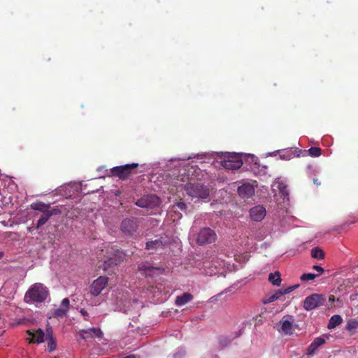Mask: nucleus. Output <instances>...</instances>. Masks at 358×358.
I'll return each instance as SVG.
<instances>
[{
    "label": "nucleus",
    "mask_w": 358,
    "mask_h": 358,
    "mask_svg": "<svg viewBox=\"0 0 358 358\" xmlns=\"http://www.w3.org/2000/svg\"><path fill=\"white\" fill-rule=\"evenodd\" d=\"M138 228V222L136 218H126L120 224L121 231L127 236H133Z\"/></svg>",
    "instance_id": "6e6552de"
},
{
    "label": "nucleus",
    "mask_w": 358,
    "mask_h": 358,
    "mask_svg": "<svg viewBox=\"0 0 358 358\" xmlns=\"http://www.w3.org/2000/svg\"><path fill=\"white\" fill-rule=\"evenodd\" d=\"M327 336H322L315 338L306 350L308 356H313L318 349L326 343Z\"/></svg>",
    "instance_id": "2eb2a0df"
},
{
    "label": "nucleus",
    "mask_w": 358,
    "mask_h": 358,
    "mask_svg": "<svg viewBox=\"0 0 358 358\" xmlns=\"http://www.w3.org/2000/svg\"><path fill=\"white\" fill-rule=\"evenodd\" d=\"M281 292L282 294V296L287 294H289L294 290V287H292V286H289L284 289H280Z\"/></svg>",
    "instance_id": "473e14b6"
},
{
    "label": "nucleus",
    "mask_w": 358,
    "mask_h": 358,
    "mask_svg": "<svg viewBox=\"0 0 358 358\" xmlns=\"http://www.w3.org/2000/svg\"><path fill=\"white\" fill-rule=\"evenodd\" d=\"M193 296L187 292L183 293L181 296H177L175 303L178 306H182L192 301Z\"/></svg>",
    "instance_id": "412c9836"
},
{
    "label": "nucleus",
    "mask_w": 358,
    "mask_h": 358,
    "mask_svg": "<svg viewBox=\"0 0 358 358\" xmlns=\"http://www.w3.org/2000/svg\"><path fill=\"white\" fill-rule=\"evenodd\" d=\"M294 319L293 316L289 315L284 316L279 322L280 327L278 329V331L282 332L286 335L292 334L294 331Z\"/></svg>",
    "instance_id": "9d476101"
},
{
    "label": "nucleus",
    "mask_w": 358,
    "mask_h": 358,
    "mask_svg": "<svg viewBox=\"0 0 358 358\" xmlns=\"http://www.w3.org/2000/svg\"><path fill=\"white\" fill-rule=\"evenodd\" d=\"M47 341L48 351L51 352L55 350L57 348V343L55 339L53 338L52 330H47Z\"/></svg>",
    "instance_id": "4be33fe9"
},
{
    "label": "nucleus",
    "mask_w": 358,
    "mask_h": 358,
    "mask_svg": "<svg viewBox=\"0 0 358 358\" xmlns=\"http://www.w3.org/2000/svg\"><path fill=\"white\" fill-rule=\"evenodd\" d=\"M343 322V319L341 315H333L327 324V328L329 329H334L336 327L341 324Z\"/></svg>",
    "instance_id": "5701e85b"
},
{
    "label": "nucleus",
    "mask_w": 358,
    "mask_h": 358,
    "mask_svg": "<svg viewBox=\"0 0 358 358\" xmlns=\"http://www.w3.org/2000/svg\"><path fill=\"white\" fill-rule=\"evenodd\" d=\"M136 205L138 207L143 208H152V206L148 204V199L146 196H144L143 198H141L140 199L137 200L136 202Z\"/></svg>",
    "instance_id": "c85d7f7f"
},
{
    "label": "nucleus",
    "mask_w": 358,
    "mask_h": 358,
    "mask_svg": "<svg viewBox=\"0 0 358 358\" xmlns=\"http://www.w3.org/2000/svg\"><path fill=\"white\" fill-rule=\"evenodd\" d=\"M357 329H358V320L356 319L349 320L346 324V329L349 331H352Z\"/></svg>",
    "instance_id": "cd10ccee"
},
{
    "label": "nucleus",
    "mask_w": 358,
    "mask_h": 358,
    "mask_svg": "<svg viewBox=\"0 0 358 358\" xmlns=\"http://www.w3.org/2000/svg\"><path fill=\"white\" fill-rule=\"evenodd\" d=\"M327 300L326 295L313 294L305 299L303 308L309 311L319 306H327Z\"/></svg>",
    "instance_id": "423d86ee"
},
{
    "label": "nucleus",
    "mask_w": 358,
    "mask_h": 358,
    "mask_svg": "<svg viewBox=\"0 0 358 358\" xmlns=\"http://www.w3.org/2000/svg\"><path fill=\"white\" fill-rule=\"evenodd\" d=\"M330 303H333L335 301V296L334 295H330L328 299Z\"/></svg>",
    "instance_id": "4c0bfd02"
},
{
    "label": "nucleus",
    "mask_w": 358,
    "mask_h": 358,
    "mask_svg": "<svg viewBox=\"0 0 358 358\" xmlns=\"http://www.w3.org/2000/svg\"><path fill=\"white\" fill-rule=\"evenodd\" d=\"M146 198L148 199V204L152 206V208H154L158 206L160 203V199L156 195H153V194L148 195V196H146Z\"/></svg>",
    "instance_id": "a878e982"
},
{
    "label": "nucleus",
    "mask_w": 358,
    "mask_h": 358,
    "mask_svg": "<svg viewBox=\"0 0 358 358\" xmlns=\"http://www.w3.org/2000/svg\"><path fill=\"white\" fill-rule=\"evenodd\" d=\"M292 150H289V151H287V152H286V154H287V157H285V155H280V157H281L282 158H283V159H288V158H289V157H291V155H292Z\"/></svg>",
    "instance_id": "c9c22d12"
},
{
    "label": "nucleus",
    "mask_w": 358,
    "mask_h": 358,
    "mask_svg": "<svg viewBox=\"0 0 358 358\" xmlns=\"http://www.w3.org/2000/svg\"><path fill=\"white\" fill-rule=\"evenodd\" d=\"M108 252L110 253V257H108L103 261L100 268H102L108 274H111L114 271L115 266L124 261L125 255L122 251L114 249L113 248H111V251Z\"/></svg>",
    "instance_id": "f03ea898"
},
{
    "label": "nucleus",
    "mask_w": 358,
    "mask_h": 358,
    "mask_svg": "<svg viewBox=\"0 0 358 358\" xmlns=\"http://www.w3.org/2000/svg\"><path fill=\"white\" fill-rule=\"evenodd\" d=\"M48 295V288L43 284L36 282L31 285L26 292L24 301L27 304L42 303L46 300Z\"/></svg>",
    "instance_id": "f257e3e1"
},
{
    "label": "nucleus",
    "mask_w": 358,
    "mask_h": 358,
    "mask_svg": "<svg viewBox=\"0 0 358 358\" xmlns=\"http://www.w3.org/2000/svg\"><path fill=\"white\" fill-rule=\"evenodd\" d=\"M138 163L128 164L122 166L113 167L110 172L113 176L117 177L121 180H126L134 174H136L135 170L138 167Z\"/></svg>",
    "instance_id": "39448f33"
},
{
    "label": "nucleus",
    "mask_w": 358,
    "mask_h": 358,
    "mask_svg": "<svg viewBox=\"0 0 358 358\" xmlns=\"http://www.w3.org/2000/svg\"><path fill=\"white\" fill-rule=\"evenodd\" d=\"M266 209L262 206H256L250 210V215L252 220L255 222L262 221L266 215Z\"/></svg>",
    "instance_id": "dca6fc26"
},
{
    "label": "nucleus",
    "mask_w": 358,
    "mask_h": 358,
    "mask_svg": "<svg viewBox=\"0 0 358 358\" xmlns=\"http://www.w3.org/2000/svg\"><path fill=\"white\" fill-rule=\"evenodd\" d=\"M80 338L86 340L92 338H101L103 332L99 328L92 327L87 329H81L78 333Z\"/></svg>",
    "instance_id": "9b49d317"
},
{
    "label": "nucleus",
    "mask_w": 358,
    "mask_h": 358,
    "mask_svg": "<svg viewBox=\"0 0 358 358\" xmlns=\"http://www.w3.org/2000/svg\"><path fill=\"white\" fill-rule=\"evenodd\" d=\"M299 287V285L296 284V285H292V287H294V289H296V288H298Z\"/></svg>",
    "instance_id": "79ce46f5"
},
{
    "label": "nucleus",
    "mask_w": 358,
    "mask_h": 358,
    "mask_svg": "<svg viewBox=\"0 0 358 358\" xmlns=\"http://www.w3.org/2000/svg\"><path fill=\"white\" fill-rule=\"evenodd\" d=\"M281 296H282L281 290H277L274 294H271V296H268L266 299L263 301V303L268 304L272 303L280 299Z\"/></svg>",
    "instance_id": "393cba45"
},
{
    "label": "nucleus",
    "mask_w": 358,
    "mask_h": 358,
    "mask_svg": "<svg viewBox=\"0 0 358 358\" xmlns=\"http://www.w3.org/2000/svg\"><path fill=\"white\" fill-rule=\"evenodd\" d=\"M313 269L316 270L317 271L320 272V273H322L324 272V268L320 266L315 265V266H313Z\"/></svg>",
    "instance_id": "72a5a7b5"
},
{
    "label": "nucleus",
    "mask_w": 358,
    "mask_h": 358,
    "mask_svg": "<svg viewBox=\"0 0 358 358\" xmlns=\"http://www.w3.org/2000/svg\"><path fill=\"white\" fill-rule=\"evenodd\" d=\"M30 208L34 210H38L41 212L42 213H45L46 212L51 211L50 208V204L49 203H45L42 201H36L34 203H32L30 205Z\"/></svg>",
    "instance_id": "6ab92c4d"
},
{
    "label": "nucleus",
    "mask_w": 358,
    "mask_h": 358,
    "mask_svg": "<svg viewBox=\"0 0 358 358\" xmlns=\"http://www.w3.org/2000/svg\"><path fill=\"white\" fill-rule=\"evenodd\" d=\"M123 358H137V357L134 355H130L126 356Z\"/></svg>",
    "instance_id": "ea45409f"
},
{
    "label": "nucleus",
    "mask_w": 358,
    "mask_h": 358,
    "mask_svg": "<svg viewBox=\"0 0 358 358\" xmlns=\"http://www.w3.org/2000/svg\"><path fill=\"white\" fill-rule=\"evenodd\" d=\"M57 212L55 209H52L51 211L46 212L45 213H42L41 217L37 222L36 224V228L38 229L43 225H44L48 220L50 218V217L53 215H56Z\"/></svg>",
    "instance_id": "aec40b11"
},
{
    "label": "nucleus",
    "mask_w": 358,
    "mask_h": 358,
    "mask_svg": "<svg viewBox=\"0 0 358 358\" xmlns=\"http://www.w3.org/2000/svg\"><path fill=\"white\" fill-rule=\"evenodd\" d=\"M280 273L278 271H275L274 273H271L268 275V280L273 285L279 286L281 282Z\"/></svg>",
    "instance_id": "b1692460"
},
{
    "label": "nucleus",
    "mask_w": 358,
    "mask_h": 358,
    "mask_svg": "<svg viewBox=\"0 0 358 358\" xmlns=\"http://www.w3.org/2000/svg\"><path fill=\"white\" fill-rule=\"evenodd\" d=\"M313 183H314L315 185H316L317 186H319V185H320V184H321V183H320V182H319V181H318V180H317V178H314V179H313Z\"/></svg>",
    "instance_id": "58836bf2"
},
{
    "label": "nucleus",
    "mask_w": 358,
    "mask_h": 358,
    "mask_svg": "<svg viewBox=\"0 0 358 358\" xmlns=\"http://www.w3.org/2000/svg\"><path fill=\"white\" fill-rule=\"evenodd\" d=\"M308 151L309 155L313 157H319L322 154V150L318 147H311Z\"/></svg>",
    "instance_id": "c756f323"
},
{
    "label": "nucleus",
    "mask_w": 358,
    "mask_h": 358,
    "mask_svg": "<svg viewBox=\"0 0 358 358\" xmlns=\"http://www.w3.org/2000/svg\"><path fill=\"white\" fill-rule=\"evenodd\" d=\"M221 164L225 169L236 170L243 165L241 155L235 152L222 153Z\"/></svg>",
    "instance_id": "20e7f679"
},
{
    "label": "nucleus",
    "mask_w": 358,
    "mask_h": 358,
    "mask_svg": "<svg viewBox=\"0 0 358 358\" xmlns=\"http://www.w3.org/2000/svg\"><path fill=\"white\" fill-rule=\"evenodd\" d=\"M55 358H56V357H55Z\"/></svg>",
    "instance_id": "c03bdc74"
},
{
    "label": "nucleus",
    "mask_w": 358,
    "mask_h": 358,
    "mask_svg": "<svg viewBox=\"0 0 358 358\" xmlns=\"http://www.w3.org/2000/svg\"><path fill=\"white\" fill-rule=\"evenodd\" d=\"M194 172H196V168L194 166H183L179 169L178 180L181 181H185L186 180H192L194 179Z\"/></svg>",
    "instance_id": "ddd939ff"
},
{
    "label": "nucleus",
    "mask_w": 358,
    "mask_h": 358,
    "mask_svg": "<svg viewBox=\"0 0 358 358\" xmlns=\"http://www.w3.org/2000/svg\"><path fill=\"white\" fill-rule=\"evenodd\" d=\"M169 243L166 238L161 236L155 240L148 241L145 245V249L148 250H158L163 249Z\"/></svg>",
    "instance_id": "f8f14e48"
},
{
    "label": "nucleus",
    "mask_w": 358,
    "mask_h": 358,
    "mask_svg": "<svg viewBox=\"0 0 358 358\" xmlns=\"http://www.w3.org/2000/svg\"><path fill=\"white\" fill-rule=\"evenodd\" d=\"M239 196L243 199L251 198L255 194V188L250 183H244L238 188Z\"/></svg>",
    "instance_id": "f3484780"
},
{
    "label": "nucleus",
    "mask_w": 358,
    "mask_h": 358,
    "mask_svg": "<svg viewBox=\"0 0 358 358\" xmlns=\"http://www.w3.org/2000/svg\"><path fill=\"white\" fill-rule=\"evenodd\" d=\"M80 313H81V315H82L83 316H84V317H87V316H88V313H87V311L86 310L83 309V308L80 310Z\"/></svg>",
    "instance_id": "e433bc0d"
},
{
    "label": "nucleus",
    "mask_w": 358,
    "mask_h": 358,
    "mask_svg": "<svg viewBox=\"0 0 358 358\" xmlns=\"http://www.w3.org/2000/svg\"><path fill=\"white\" fill-rule=\"evenodd\" d=\"M217 238L215 232L209 227L201 229L197 236V244L202 245L214 243Z\"/></svg>",
    "instance_id": "0eeeda50"
},
{
    "label": "nucleus",
    "mask_w": 358,
    "mask_h": 358,
    "mask_svg": "<svg viewBox=\"0 0 358 358\" xmlns=\"http://www.w3.org/2000/svg\"><path fill=\"white\" fill-rule=\"evenodd\" d=\"M176 207L182 211H185L187 209V204L183 201H179L172 206L173 209H174Z\"/></svg>",
    "instance_id": "2f4dec72"
},
{
    "label": "nucleus",
    "mask_w": 358,
    "mask_h": 358,
    "mask_svg": "<svg viewBox=\"0 0 358 358\" xmlns=\"http://www.w3.org/2000/svg\"><path fill=\"white\" fill-rule=\"evenodd\" d=\"M108 282V278L100 276L93 281L90 286V293L94 296H99L106 288Z\"/></svg>",
    "instance_id": "1a4fd4ad"
},
{
    "label": "nucleus",
    "mask_w": 358,
    "mask_h": 358,
    "mask_svg": "<svg viewBox=\"0 0 358 358\" xmlns=\"http://www.w3.org/2000/svg\"><path fill=\"white\" fill-rule=\"evenodd\" d=\"M311 256L315 259H322L324 257V253L321 248L315 247L311 250Z\"/></svg>",
    "instance_id": "bb28decb"
},
{
    "label": "nucleus",
    "mask_w": 358,
    "mask_h": 358,
    "mask_svg": "<svg viewBox=\"0 0 358 358\" xmlns=\"http://www.w3.org/2000/svg\"><path fill=\"white\" fill-rule=\"evenodd\" d=\"M27 334L31 338L29 339L31 343H41L44 341L45 334L42 329H38L35 332L32 333L30 331H27Z\"/></svg>",
    "instance_id": "a211bd4d"
},
{
    "label": "nucleus",
    "mask_w": 358,
    "mask_h": 358,
    "mask_svg": "<svg viewBox=\"0 0 358 358\" xmlns=\"http://www.w3.org/2000/svg\"><path fill=\"white\" fill-rule=\"evenodd\" d=\"M69 306H70V301H69V299L64 298L62 301L60 307L53 310V311L52 312V316H50L49 318L64 317V316H66V315L69 312Z\"/></svg>",
    "instance_id": "4468645a"
},
{
    "label": "nucleus",
    "mask_w": 358,
    "mask_h": 358,
    "mask_svg": "<svg viewBox=\"0 0 358 358\" xmlns=\"http://www.w3.org/2000/svg\"><path fill=\"white\" fill-rule=\"evenodd\" d=\"M318 275L314 273H303L301 275L300 279L303 281L314 280Z\"/></svg>",
    "instance_id": "7c9ffc66"
},
{
    "label": "nucleus",
    "mask_w": 358,
    "mask_h": 358,
    "mask_svg": "<svg viewBox=\"0 0 358 358\" xmlns=\"http://www.w3.org/2000/svg\"><path fill=\"white\" fill-rule=\"evenodd\" d=\"M261 322H262V315H258L255 317V325L259 324Z\"/></svg>",
    "instance_id": "f704fd0d"
},
{
    "label": "nucleus",
    "mask_w": 358,
    "mask_h": 358,
    "mask_svg": "<svg viewBox=\"0 0 358 358\" xmlns=\"http://www.w3.org/2000/svg\"><path fill=\"white\" fill-rule=\"evenodd\" d=\"M251 158H252V161H257L258 159L257 157H255L253 155L251 156Z\"/></svg>",
    "instance_id": "a19ab883"
},
{
    "label": "nucleus",
    "mask_w": 358,
    "mask_h": 358,
    "mask_svg": "<svg viewBox=\"0 0 358 358\" xmlns=\"http://www.w3.org/2000/svg\"><path fill=\"white\" fill-rule=\"evenodd\" d=\"M185 190L192 198L206 199L209 196V189L198 182H187L185 185Z\"/></svg>",
    "instance_id": "7ed1b4c3"
},
{
    "label": "nucleus",
    "mask_w": 358,
    "mask_h": 358,
    "mask_svg": "<svg viewBox=\"0 0 358 358\" xmlns=\"http://www.w3.org/2000/svg\"><path fill=\"white\" fill-rule=\"evenodd\" d=\"M3 256V252H0V259H1Z\"/></svg>",
    "instance_id": "37998d69"
}]
</instances>
